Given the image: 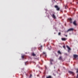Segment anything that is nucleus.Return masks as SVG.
<instances>
[{
    "mask_svg": "<svg viewBox=\"0 0 78 78\" xmlns=\"http://www.w3.org/2000/svg\"><path fill=\"white\" fill-rule=\"evenodd\" d=\"M66 37H67V36L66 35Z\"/></svg>",
    "mask_w": 78,
    "mask_h": 78,
    "instance_id": "27",
    "label": "nucleus"
},
{
    "mask_svg": "<svg viewBox=\"0 0 78 78\" xmlns=\"http://www.w3.org/2000/svg\"><path fill=\"white\" fill-rule=\"evenodd\" d=\"M50 61L51 62H53V60L52 59H50Z\"/></svg>",
    "mask_w": 78,
    "mask_h": 78,
    "instance_id": "15",
    "label": "nucleus"
},
{
    "mask_svg": "<svg viewBox=\"0 0 78 78\" xmlns=\"http://www.w3.org/2000/svg\"><path fill=\"white\" fill-rule=\"evenodd\" d=\"M47 56V55H46V54L45 55V57H46V56Z\"/></svg>",
    "mask_w": 78,
    "mask_h": 78,
    "instance_id": "24",
    "label": "nucleus"
},
{
    "mask_svg": "<svg viewBox=\"0 0 78 78\" xmlns=\"http://www.w3.org/2000/svg\"><path fill=\"white\" fill-rule=\"evenodd\" d=\"M67 5H66L65 6V9H67Z\"/></svg>",
    "mask_w": 78,
    "mask_h": 78,
    "instance_id": "18",
    "label": "nucleus"
},
{
    "mask_svg": "<svg viewBox=\"0 0 78 78\" xmlns=\"http://www.w3.org/2000/svg\"><path fill=\"white\" fill-rule=\"evenodd\" d=\"M51 76H49L46 77V78H51Z\"/></svg>",
    "mask_w": 78,
    "mask_h": 78,
    "instance_id": "14",
    "label": "nucleus"
},
{
    "mask_svg": "<svg viewBox=\"0 0 78 78\" xmlns=\"http://www.w3.org/2000/svg\"><path fill=\"white\" fill-rule=\"evenodd\" d=\"M54 75V76H55L56 75L55 74H54V73L53 74Z\"/></svg>",
    "mask_w": 78,
    "mask_h": 78,
    "instance_id": "22",
    "label": "nucleus"
},
{
    "mask_svg": "<svg viewBox=\"0 0 78 78\" xmlns=\"http://www.w3.org/2000/svg\"><path fill=\"white\" fill-rule=\"evenodd\" d=\"M69 20L70 23H72V18H70L68 19Z\"/></svg>",
    "mask_w": 78,
    "mask_h": 78,
    "instance_id": "6",
    "label": "nucleus"
},
{
    "mask_svg": "<svg viewBox=\"0 0 78 78\" xmlns=\"http://www.w3.org/2000/svg\"><path fill=\"white\" fill-rule=\"evenodd\" d=\"M46 54V53H45V52H43V54H44V55H45V54Z\"/></svg>",
    "mask_w": 78,
    "mask_h": 78,
    "instance_id": "19",
    "label": "nucleus"
},
{
    "mask_svg": "<svg viewBox=\"0 0 78 78\" xmlns=\"http://www.w3.org/2000/svg\"><path fill=\"white\" fill-rule=\"evenodd\" d=\"M41 48L42 47V46H41Z\"/></svg>",
    "mask_w": 78,
    "mask_h": 78,
    "instance_id": "28",
    "label": "nucleus"
},
{
    "mask_svg": "<svg viewBox=\"0 0 78 78\" xmlns=\"http://www.w3.org/2000/svg\"><path fill=\"white\" fill-rule=\"evenodd\" d=\"M32 55L33 56H36V54H34V53H33L32 54Z\"/></svg>",
    "mask_w": 78,
    "mask_h": 78,
    "instance_id": "13",
    "label": "nucleus"
},
{
    "mask_svg": "<svg viewBox=\"0 0 78 78\" xmlns=\"http://www.w3.org/2000/svg\"><path fill=\"white\" fill-rule=\"evenodd\" d=\"M74 58L76 60L78 59V55H73Z\"/></svg>",
    "mask_w": 78,
    "mask_h": 78,
    "instance_id": "1",
    "label": "nucleus"
},
{
    "mask_svg": "<svg viewBox=\"0 0 78 78\" xmlns=\"http://www.w3.org/2000/svg\"><path fill=\"white\" fill-rule=\"evenodd\" d=\"M77 4H78V2H77Z\"/></svg>",
    "mask_w": 78,
    "mask_h": 78,
    "instance_id": "29",
    "label": "nucleus"
},
{
    "mask_svg": "<svg viewBox=\"0 0 78 78\" xmlns=\"http://www.w3.org/2000/svg\"><path fill=\"white\" fill-rule=\"evenodd\" d=\"M73 29L71 28H70L69 29H68L66 31V32H67V33H68V32H69V31H73Z\"/></svg>",
    "mask_w": 78,
    "mask_h": 78,
    "instance_id": "4",
    "label": "nucleus"
},
{
    "mask_svg": "<svg viewBox=\"0 0 78 78\" xmlns=\"http://www.w3.org/2000/svg\"><path fill=\"white\" fill-rule=\"evenodd\" d=\"M65 55H67V53H65Z\"/></svg>",
    "mask_w": 78,
    "mask_h": 78,
    "instance_id": "23",
    "label": "nucleus"
},
{
    "mask_svg": "<svg viewBox=\"0 0 78 78\" xmlns=\"http://www.w3.org/2000/svg\"><path fill=\"white\" fill-rule=\"evenodd\" d=\"M54 69H55V67H54Z\"/></svg>",
    "mask_w": 78,
    "mask_h": 78,
    "instance_id": "30",
    "label": "nucleus"
},
{
    "mask_svg": "<svg viewBox=\"0 0 78 78\" xmlns=\"http://www.w3.org/2000/svg\"><path fill=\"white\" fill-rule=\"evenodd\" d=\"M76 73H78V74H77V76H76V78H78V69L77 70Z\"/></svg>",
    "mask_w": 78,
    "mask_h": 78,
    "instance_id": "10",
    "label": "nucleus"
},
{
    "mask_svg": "<svg viewBox=\"0 0 78 78\" xmlns=\"http://www.w3.org/2000/svg\"><path fill=\"white\" fill-rule=\"evenodd\" d=\"M61 35V33L60 32H59L58 33V35Z\"/></svg>",
    "mask_w": 78,
    "mask_h": 78,
    "instance_id": "20",
    "label": "nucleus"
},
{
    "mask_svg": "<svg viewBox=\"0 0 78 78\" xmlns=\"http://www.w3.org/2000/svg\"><path fill=\"white\" fill-rule=\"evenodd\" d=\"M55 8H56V9L57 11H59L60 9V8L58 7V5H55Z\"/></svg>",
    "mask_w": 78,
    "mask_h": 78,
    "instance_id": "2",
    "label": "nucleus"
},
{
    "mask_svg": "<svg viewBox=\"0 0 78 78\" xmlns=\"http://www.w3.org/2000/svg\"><path fill=\"white\" fill-rule=\"evenodd\" d=\"M74 2V1H73V2Z\"/></svg>",
    "mask_w": 78,
    "mask_h": 78,
    "instance_id": "31",
    "label": "nucleus"
},
{
    "mask_svg": "<svg viewBox=\"0 0 78 78\" xmlns=\"http://www.w3.org/2000/svg\"><path fill=\"white\" fill-rule=\"evenodd\" d=\"M30 77H31V75L30 76Z\"/></svg>",
    "mask_w": 78,
    "mask_h": 78,
    "instance_id": "25",
    "label": "nucleus"
},
{
    "mask_svg": "<svg viewBox=\"0 0 78 78\" xmlns=\"http://www.w3.org/2000/svg\"><path fill=\"white\" fill-rule=\"evenodd\" d=\"M52 17H53V18H54V19H56V16H55L54 14H52Z\"/></svg>",
    "mask_w": 78,
    "mask_h": 78,
    "instance_id": "9",
    "label": "nucleus"
},
{
    "mask_svg": "<svg viewBox=\"0 0 78 78\" xmlns=\"http://www.w3.org/2000/svg\"><path fill=\"white\" fill-rule=\"evenodd\" d=\"M63 48H65V49H66V47L65 46V45L63 46Z\"/></svg>",
    "mask_w": 78,
    "mask_h": 78,
    "instance_id": "17",
    "label": "nucleus"
},
{
    "mask_svg": "<svg viewBox=\"0 0 78 78\" xmlns=\"http://www.w3.org/2000/svg\"><path fill=\"white\" fill-rule=\"evenodd\" d=\"M62 41H66V38H62Z\"/></svg>",
    "mask_w": 78,
    "mask_h": 78,
    "instance_id": "11",
    "label": "nucleus"
},
{
    "mask_svg": "<svg viewBox=\"0 0 78 78\" xmlns=\"http://www.w3.org/2000/svg\"><path fill=\"white\" fill-rule=\"evenodd\" d=\"M58 59H59V60H60L61 61H62V56H60L59 57Z\"/></svg>",
    "mask_w": 78,
    "mask_h": 78,
    "instance_id": "7",
    "label": "nucleus"
},
{
    "mask_svg": "<svg viewBox=\"0 0 78 78\" xmlns=\"http://www.w3.org/2000/svg\"><path fill=\"white\" fill-rule=\"evenodd\" d=\"M66 47L67 48H68L69 50H71L70 48V47H69V46H68V45L66 46Z\"/></svg>",
    "mask_w": 78,
    "mask_h": 78,
    "instance_id": "8",
    "label": "nucleus"
},
{
    "mask_svg": "<svg viewBox=\"0 0 78 78\" xmlns=\"http://www.w3.org/2000/svg\"><path fill=\"white\" fill-rule=\"evenodd\" d=\"M51 65H52V62H51Z\"/></svg>",
    "mask_w": 78,
    "mask_h": 78,
    "instance_id": "21",
    "label": "nucleus"
},
{
    "mask_svg": "<svg viewBox=\"0 0 78 78\" xmlns=\"http://www.w3.org/2000/svg\"><path fill=\"white\" fill-rule=\"evenodd\" d=\"M58 53L59 54H60V55H61V52H60V51H58Z\"/></svg>",
    "mask_w": 78,
    "mask_h": 78,
    "instance_id": "12",
    "label": "nucleus"
},
{
    "mask_svg": "<svg viewBox=\"0 0 78 78\" xmlns=\"http://www.w3.org/2000/svg\"><path fill=\"white\" fill-rule=\"evenodd\" d=\"M26 63H27V62H26L25 63V65H26Z\"/></svg>",
    "mask_w": 78,
    "mask_h": 78,
    "instance_id": "26",
    "label": "nucleus"
},
{
    "mask_svg": "<svg viewBox=\"0 0 78 78\" xmlns=\"http://www.w3.org/2000/svg\"><path fill=\"white\" fill-rule=\"evenodd\" d=\"M68 72L69 73H70V74H72L73 75H74V74H75L73 72L71 71H69Z\"/></svg>",
    "mask_w": 78,
    "mask_h": 78,
    "instance_id": "3",
    "label": "nucleus"
},
{
    "mask_svg": "<svg viewBox=\"0 0 78 78\" xmlns=\"http://www.w3.org/2000/svg\"><path fill=\"white\" fill-rule=\"evenodd\" d=\"M22 58L23 59V58H24V56H23V55L22 56Z\"/></svg>",
    "mask_w": 78,
    "mask_h": 78,
    "instance_id": "16",
    "label": "nucleus"
},
{
    "mask_svg": "<svg viewBox=\"0 0 78 78\" xmlns=\"http://www.w3.org/2000/svg\"><path fill=\"white\" fill-rule=\"evenodd\" d=\"M73 25H75V26H76V25H77V24H76V21L75 20L73 22Z\"/></svg>",
    "mask_w": 78,
    "mask_h": 78,
    "instance_id": "5",
    "label": "nucleus"
}]
</instances>
